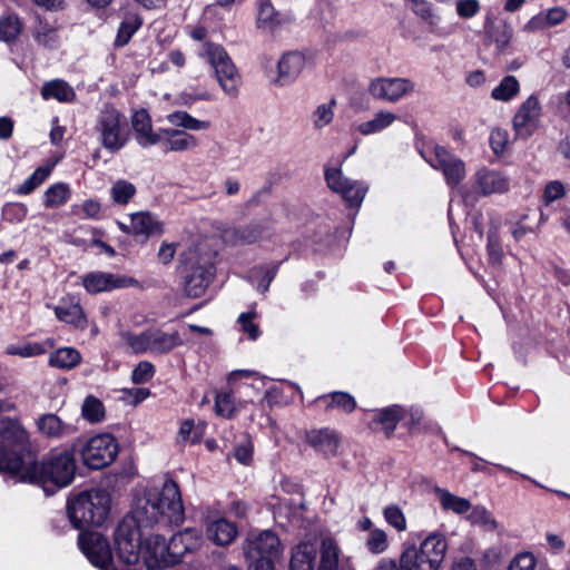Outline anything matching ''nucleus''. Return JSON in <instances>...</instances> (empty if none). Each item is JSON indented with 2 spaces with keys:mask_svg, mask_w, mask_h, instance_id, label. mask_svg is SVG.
Segmentation results:
<instances>
[{
  "mask_svg": "<svg viewBox=\"0 0 570 570\" xmlns=\"http://www.w3.org/2000/svg\"><path fill=\"white\" fill-rule=\"evenodd\" d=\"M480 10V3L478 0H458L456 1V13L464 19L472 18Z\"/></svg>",
  "mask_w": 570,
  "mask_h": 570,
  "instance_id": "obj_62",
  "label": "nucleus"
},
{
  "mask_svg": "<svg viewBox=\"0 0 570 570\" xmlns=\"http://www.w3.org/2000/svg\"><path fill=\"white\" fill-rule=\"evenodd\" d=\"M256 314L254 312L242 313L238 316V323L240 330L248 335V337L255 341L259 335L261 331L258 325L254 322Z\"/></svg>",
  "mask_w": 570,
  "mask_h": 570,
  "instance_id": "obj_58",
  "label": "nucleus"
},
{
  "mask_svg": "<svg viewBox=\"0 0 570 570\" xmlns=\"http://www.w3.org/2000/svg\"><path fill=\"white\" fill-rule=\"evenodd\" d=\"M262 233L261 224L252 223L226 229L224 239L233 245H249L256 243L262 237Z\"/></svg>",
  "mask_w": 570,
  "mask_h": 570,
  "instance_id": "obj_28",
  "label": "nucleus"
},
{
  "mask_svg": "<svg viewBox=\"0 0 570 570\" xmlns=\"http://www.w3.org/2000/svg\"><path fill=\"white\" fill-rule=\"evenodd\" d=\"M509 142V134L505 129L494 128L490 134V146L494 154H502Z\"/></svg>",
  "mask_w": 570,
  "mask_h": 570,
  "instance_id": "obj_60",
  "label": "nucleus"
},
{
  "mask_svg": "<svg viewBox=\"0 0 570 570\" xmlns=\"http://www.w3.org/2000/svg\"><path fill=\"white\" fill-rule=\"evenodd\" d=\"M142 532L131 520H122L115 532V547L119 559L127 564L140 560Z\"/></svg>",
  "mask_w": 570,
  "mask_h": 570,
  "instance_id": "obj_9",
  "label": "nucleus"
},
{
  "mask_svg": "<svg viewBox=\"0 0 570 570\" xmlns=\"http://www.w3.org/2000/svg\"><path fill=\"white\" fill-rule=\"evenodd\" d=\"M426 161L442 173L446 185L451 188L459 186L466 176L465 163L442 146H435Z\"/></svg>",
  "mask_w": 570,
  "mask_h": 570,
  "instance_id": "obj_13",
  "label": "nucleus"
},
{
  "mask_svg": "<svg viewBox=\"0 0 570 570\" xmlns=\"http://www.w3.org/2000/svg\"><path fill=\"white\" fill-rule=\"evenodd\" d=\"M415 91V83L404 77H376L367 86V92L376 100L390 104L399 102L412 96Z\"/></svg>",
  "mask_w": 570,
  "mask_h": 570,
  "instance_id": "obj_8",
  "label": "nucleus"
},
{
  "mask_svg": "<svg viewBox=\"0 0 570 570\" xmlns=\"http://www.w3.org/2000/svg\"><path fill=\"white\" fill-rule=\"evenodd\" d=\"M318 570H354L350 558L342 557L337 543L326 538L322 541Z\"/></svg>",
  "mask_w": 570,
  "mask_h": 570,
  "instance_id": "obj_23",
  "label": "nucleus"
},
{
  "mask_svg": "<svg viewBox=\"0 0 570 570\" xmlns=\"http://www.w3.org/2000/svg\"><path fill=\"white\" fill-rule=\"evenodd\" d=\"M78 544L89 562L100 570H115L108 540L99 532H81Z\"/></svg>",
  "mask_w": 570,
  "mask_h": 570,
  "instance_id": "obj_11",
  "label": "nucleus"
},
{
  "mask_svg": "<svg viewBox=\"0 0 570 570\" xmlns=\"http://www.w3.org/2000/svg\"><path fill=\"white\" fill-rule=\"evenodd\" d=\"M36 425L42 436L52 440H61L76 432V428L72 424L63 422L53 413L40 415L36 421Z\"/></svg>",
  "mask_w": 570,
  "mask_h": 570,
  "instance_id": "obj_22",
  "label": "nucleus"
},
{
  "mask_svg": "<svg viewBox=\"0 0 570 570\" xmlns=\"http://www.w3.org/2000/svg\"><path fill=\"white\" fill-rule=\"evenodd\" d=\"M316 402L324 403L325 410H340L345 413H351L356 407L354 397L346 392H333L324 394L316 399Z\"/></svg>",
  "mask_w": 570,
  "mask_h": 570,
  "instance_id": "obj_36",
  "label": "nucleus"
},
{
  "mask_svg": "<svg viewBox=\"0 0 570 570\" xmlns=\"http://www.w3.org/2000/svg\"><path fill=\"white\" fill-rule=\"evenodd\" d=\"M124 520H131L140 530L161 522L179 525L184 521V507L177 483L168 479L161 488H147L135 498L130 515Z\"/></svg>",
  "mask_w": 570,
  "mask_h": 570,
  "instance_id": "obj_2",
  "label": "nucleus"
},
{
  "mask_svg": "<svg viewBox=\"0 0 570 570\" xmlns=\"http://www.w3.org/2000/svg\"><path fill=\"white\" fill-rule=\"evenodd\" d=\"M306 442L315 451L328 458L336 454L340 445V438L335 431L325 428L307 432Z\"/></svg>",
  "mask_w": 570,
  "mask_h": 570,
  "instance_id": "obj_24",
  "label": "nucleus"
},
{
  "mask_svg": "<svg viewBox=\"0 0 570 570\" xmlns=\"http://www.w3.org/2000/svg\"><path fill=\"white\" fill-rule=\"evenodd\" d=\"M57 318L78 328H85L87 320L79 301L73 297L62 298L53 308Z\"/></svg>",
  "mask_w": 570,
  "mask_h": 570,
  "instance_id": "obj_25",
  "label": "nucleus"
},
{
  "mask_svg": "<svg viewBox=\"0 0 570 570\" xmlns=\"http://www.w3.org/2000/svg\"><path fill=\"white\" fill-rule=\"evenodd\" d=\"M155 375V366L148 361H141L131 373V381L135 384L149 382Z\"/></svg>",
  "mask_w": 570,
  "mask_h": 570,
  "instance_id": "obj_57",
  "label": "nucleus"
},
{
  "mask_svg": "<svg viewBox=\"0 0 570 570\" xmlns=\"http://www.w3.org/2000/svg\"><path fill=\"white\" fill-rule=\"evenodd\" d=\"M315 559L316 550L312 544H299L292 554L291 570H313Z\"/></svg>",
  "mask_w": 570,
  "mask_h": 570,
  "instance_id": "obj_39",
  "label": "nucleus"
},
{
  "mask_svg": "<svg viewBox=\"0 0 570 570\" xmlns=\"http://www.w3.org/2000/svg\"><path fill=\"white\" fill-rule=\"evenodd\" d=\"M120 344L126 346L127 350L134 354L148 353L149 340L148 330L140 333H134L127 330H121L118 333Z\"/></svg>",
  "mask_w": 570,
  "mask_h": 570,
  "instance_id": "obj_37",
  "label": "nucleus"
},
{
  "mask_svg": "<svg viewBox=\"0 0 570 570\" xmlns=\"http://www.w3.org/2000/svg\"><path fill=\"white\" fill-rule=\"evenodd\" d=\"M170 553L167 554V560H174L178 563L183 556L197 549L202 543V535L198 530L187 528L178 533L174 534L169 542Z\"/></svg>",
  "mask_w": 570,
  "mask_h": 570,
  "instance_id": "obj_20",
  "label": "nucleus"
},
{
  "mask_svg": "<svg viewBox=\"0 0 570 570\" xmlns=\"http://www.w3.org/2000/svg\"><path fill=\"white\" fill-rule=\"evenodd\" d=\"M131 126L137 144L142 148H149L161 140V132L153 130V122L146 109L135 111L131 117Z\"/></svg>",
  "mask_w": 570,
  "mask_h": 570,
  "instance_id": "obj_19",
  "label": "nucleus"
},
{
  "mask_svg": "<svg viewBox=\"0 0 570 570\" xmlns=\"http://www.w3.org/2000/svg\"><path fill=\"white\" fill-rule=\"evenodd\" d=\"M474 188L481 196L505 193L509 189V180L500 171L482 168L475 173Z\"/></svg>",
  "mask_w": 570,
  "mask_h": 570,
  "instance_id": "obj_21",
  "label": "nucleus"
},
{
  "mask_svg": "<svg viewBox=\"0 0 570 570\" xmlns=\"http://www.w3.org/2000/svg\"><path fill=\"white\" fill-rule=\"evenodd\" d=\"M207 537L210 541H213L216 546H228L230 544L236 535L237 528L236 525L222 518L210 522L207 527Z\"/></svg>",
  "mask_w": 570,
  "mask_h": 570,
  "instance_id": "obj_29",
  "label": "nucleus"
},
{
  "mask_svg": "<svg viewBox=\"0 0 570 570\" xmlns=\"http://www.w3.org/2000/svg\"><path fill=\"white\" fill-rule=\"evenodd\" d=\"M278 13L269 0H258L257 23L261 28L272 29L278 23Z\"/></svg>",
  "mask_w": 570,
  "mask_h": 570,
  "instance_id": "obj_51",
  "label": "nucleus"
},
{
  "mask_svg": "<svg viewBox=\"0 0 570 570\" xmlns=\"http://www.w3.org/2000/svg\"><path fill=\"white\" fill-rule=\"evenodd\" d=\"M100 209V203L95 199H87L81 205L72 207L73 213L82 218H97Z\"/></svg>",
  "mask_w": 570,
  "mask_h": 570,
  "instance_id": "obj_59",
  "label": "nucleus"
},
{
  "mask_svg": "<svg viewBox=\"0 0 570 570\" xmlns=\"http://www.w3.org/2000/svg\"><path fill=\"white\" fill-rule=\"evenodd\" d=\"M70 198V188L65 183H57L50 186L43 195L46 208H57L65 205Z\"/></svg>",
  "mask_w": 570,
  "mask_h": 570,
  "instance_id": "obj_41",
  "label": "nucleus"
},
{
  "mask_svg": "<svg viewBox=\"0 0 570 570\" xmlns=\"http://www.w3.org/2000/svg\"><path fill=\"white\" fill-rule=\"evenodd\" d=\"M81 284L89 294H99L137 284L132 277L106 272H91L81 277Z\"/></svg>",
  "mask_w": 570,
  "mask_h": 570,
  "instance_id": "obj_15",
  "label": "nucleus"
},
{
  "mask_svg": "<svg viewBox=\"0 0 570 570\" xmlns=\"http://www.w3.org/2000/svg\"><path fill=\"white\" fill-rule=\"evenodd\" d=\"M110 509V495L102 489L83 491L68 501L67 511L76 529L100 527Z\"/></svg>",
  "mask_w": 570,
  "mask_h": 570,
  "instance_id": "obj_3",
  "label": "nucleus"
},
{
  "mask_svg": "<svg viewBox=\"0 0 570 570\" xmlns=\"http://www.w3.org/2000/svg\"><path fill=\"white\" fill-rule=\"evenodd\" d=\"M306 66V58L299 51L284 53L277 62V77L274 83L284 87L292 85Z\"/></svg>",
  "mask_w": 570,
  "mask_h": 570,
  "instance_id": "obj_17",
  "label": "nucleus"
},
{
  "mask_svg": "<svg viewBox=\"0 0 570 570\" xmlns=\"http://www.w3.org/2000/svg\"><path fill=\"white\" fill-rule=\"evenodd\" d=\"M136 186L126 180L118 179L110 187V197L116 205H127L136 195Z\"/></svg>",
  "mask_w": 570,
  "mask_h": 570,
  "instance_id": "obj_43",
  "label": "nucleus"
},
{
  "mask_svg": "<svg viewBox=\"0 0 570 570\" xmlns=\"http://www.w3.org/2000/svg\"><path fill=\"white\" fill-rule=\"evenodd\" d=\"M434 493L444 511L463 514L471 509V503L468 499L458 497L446 489L436 487Z\"/></svg>",
  "mask_w": 570,
  "mask_h": 570,
  "instance_id": "obj_35",
  "label": "nucleus"
},
{
  "mask_svg": "<svg viewBox=\"0 0 570 570\" xmlns=\"http://www.w3.org/2000/svg\"><path fill=\"white\" fill-rule=\"evenodd\" d=\"M399 119L397 115L389 110H380L370 120L357 125V130L363 136L375 135L391 127Z\"/></svg>",
  "mask_w": 570,
  "mask_h": 570,
  "instance_id": "obj_32",
  "label": "nucleus"
},
{
  "mask_svg": "<svg viewBox=\"0 0 570 570\" xmlns=\"http://www.w3.org/2000/svg\"><path fill=\"white\" fill-rule=\"evenodd\" d=\"M364 544L371 553L381 554L389 548L387 534L383 529L373 528L367 533Z\"/></svg>",
  "mask_w": 570,
  "mask_h": 570,
  "instance_id": "obj_45",
  "label": "nucleus"
},
{
  "mask_svg": "<svg viewBox=\"0 0 570 570\" xmlns=\"http://www.w3.org/2000/svg\"><path fill=\"white\" fill-rule=\"evenodd\" d=\"M21 32V23L17 16H7L0 19V39L4 42L13 41Z\"/></svg>",
  "mask_w": 570,
  "mask_h": 570,
  "instance_id": "obj_52",
  "label": "nucleus"
},
{
  "mask_svg": "<svg viewBox=\"0 0 570 570\" xmlns=\"http://www.w3.org/2000/svg\"><path fill=\"white\" fill-rule=\"evenodd\" d=\"M324 176L327 187L340 194L351 207L361 206L368 189L364 183L345 177L338 167H326Z\"/></svg>",
  "mask_w": 570,
  "mask_h": 570,
  "instance_id": "obj_12",
  "label": "nucleus"
},
{
  "mask_svg": "<svg viewBox=\"0 0 570 570\" xmlns=\"http://www.w3.org/2000/svg\"><path fill=\"white\" fill-rule=\"evenodd\" d=\"M261 271L263 273V277L258 283V291L265 293L268 291L271 283L273 282L278 272V265L273 264L262 266Z\"/></svg>",
  "mask_w": 570,
  "mask_h": 570,
  "instance_id": "obj_64",
  "label": "nucleus"
},
{
  "mask_svg": "<svg viewBox=\"0 0 570 570\" xmlns=\"http://www.w3.org/2000/svg\"><path fill=\"white\" fill-rule=\"evenodd\" d=\"M469 521L473 524H479L483 529L492 531L497 529V521L492 517L491 512H489L484 507H474L469 517Z\"/></svg>",
  "mask_w": 570,
  "mask_h": 570,
  "instance_id": "obj_54",
  "label": "nucleus"
},
{
  "mask_svg": "<svg viewBox=\"0 0 570 570\" xmlns=\"http://www.w3.org/2000/svg\"><path fill=\"white\" fill-rule=\"evenodd\" d=\"M566 194V188L562 183L558 180L550 181L544 189V202L550 204L559 198H561Z\"/></svg>",
  "mask_w": 570,
  "mask_h": 570,
  "instance_id": "obj_63",
  "label": "nucleus"
},
{
  "mask_svg": "<svg viewBox=\"0 0 570 570\" xmlns=\"http://www.w3.org/2000/svg\"><path fill=\"white\" fill-rule=\"evenodd\" d=\"M535 559L531 553L523 552L513 558L508 570H534Z\"/></svg>",
  "mask_w": 570,
  "mask_h": 570,
  "instance_id": "obj_61",
  "label": "nucleus"
},
{
  "mask_svg": "<svg viewBox=\"0 0 570 570\" xmlns=\"http://www.w3.org/2000/svg\"><path fill=\"white\" fill-rule=\"evenodd\" d=\"M336 101L332 99L327 104L320 105L313 114V124L315 128L321 129L331 124L334 117V106Z\"/></svg>",
  "mask_w": 570,
  "mask_h": 570,
  "instance_id": "obj_55",
  "label": "nucleus"
},
{
  "mask_svg": "<svg viewBox=\"0 0 570 570\" xmlns=\"http://www.w3.org/2000/svg\"><path fill=\"white\" fill-rule=\"evenodd\" d=\"M383 515L386 520V522L395 528L397 531H405L406 530V519L403 513V511L395 504L387 505L384 511Z\"/></svg>",
  "mask_w": 570,
  "mask_h": 570,
  "instance_id": "obj_56",
  "label": "nucleus"
},
{
  "mask_svg": "<svg viewBox=\"0 0 570 570\" xmlns=\"http://www.w3.org/2000/svg\"><path fill=\"white\" fill-rule=\"evenodd\" d=\"M166 120L175 127L193 131L207 130L210 127L209 121L197 119L184 110H177L168 114L166 116Z\"/></svg>",
  "mask_w": 570,
  "mask_h": 570,
  "instance_id": "obj_38",
  "label": "nucleus"
},
{
  "mask_svg": "<svg viewBox=\"0 0 570 570\" xmlns=\"http://www.w3.org/2000/svg\"><path fill=\"white\" fill-rule=\"evenodd\" d=\"M215 412L225 419H233L237 414L236 399L230 392L222 391L215 396Z\"/></svg>",
  "mask_w": 570,
  "mask_h": 570,
  "instance_id": "obj_44",
  "label": "nucleus"
},
{
  "mask_svg": "<svg viewBox=\"0 0 570 570\" xmlns=\"http://www.w3.org/2000/svg\"><path fill=\"white\" fill-rule=\"evenodd\" d=\"M81 412L82 416L91 423H98L105 417V406L102 402L92 395L85 399Z\"/></svg>",
  "mask_w": 570,
  "mask_h": 570,
  "instance_id": "obj_47",
  "label": "nucleus"
},
{
  "mask_svg": "<svg viewBox=\"0 0 570 570\" xmlns=\"http://www.w3.org/2000/svg\"><path fill=\"white\" fill-rule=\"evenodd\" d=\"M140 24L141 21L136 14L127 16L119 26L115 45L118 47L127 45L132 35L139 29Z\"/></svg>",
  "mask_w": 570,
  "mask_h": 570,
  "instance_id": "obj_46",
  "label": "nucleus"
},
{
  "mask_svg": "<svg viewBox=\"0 0 570 570\" xmlns=\"http://www.w3.org/2000/svg\"><path fill=\"white\" fill-rule=\"evenodd\" d=\"M33 36L39 45L49 49L56 48L59 43L57 30L52 26L43 23L42 21H39Z\"/></svg>",
  "mask_w": 570,
  "mask_h": 570,
  "instance_id": "obj_50",
  "label": "nucleus"
},
{
  "mask_svg": "<svg viewBox=\"0 0 570 570\" xmlns=\"http://www.w3.org/2000/svg\"><path fill=\"white\" fill-rule=\"evenodd\" d=\"M281 542L275 533L265 530L259 534L249 537L245 547V556L249 566H273L274 559L279 556Z\"/></svg>",
  "mask_w": 570,
  "mask_h": 570,
  "instance_id": "obj_10",
  "label": "nucleus"
},
{
  "mask_svg": "<svg viewBox=\"0 0 570 570\" xmlns=\"http://www.w3.org/2000/svg\"><path fill=\"white\" fill-rule=\"evenodd\" d=\"M214 277V266L212 263H197L190 272L185 275L184 292L189 297H200L205 294L209 283Z\"/></svg>",
  "mask_w": 570,
  "mask_h": 570,
  "instance_id": "obj_18",
  "label": "nucleus"
},
{
  "mask_svg": "<svg viewBox=\"0 0 570 570\" xmlns=\"http://www.w3.org/2000/svg\"><path fill=\"white\" fill-rule=\"evenodd\" d=\"M41 97L45 100L56 99L59 102H72L76 99V92L67 81L53 79L43 83Z\"/></svg>",
  "mask_w": 570,
  "mask_h": 570,
  "instance_id": "obj_33",
  "label": "nucleus"
},
{
  "mask_svg": "<svg viewBox=\"0 0 570 570\" xmlns=\"http://www.w3.org/2000/svg\"><path fill=\"white\" fill-rule=\"evenodd\" d=\"M81 361L80 353L73 347H61L49 355V364L61 370L76 367Z\"/></svg>",
  "mask_w": 570,
  "mask_h": 570,
  "instance_id": "obj_40",
  "label": "nucleus"
},
{
  "mask_svg": "<svg viewBox=\"0 0 570 570\" xmlns=\"http://www.w3.org/2000/svg\"><path fill=\"white\" fill-rule=\"evenodd\" d=\"M161 137H165V151L184 153L194 150L199 146L198 139L179 129H160Z\"/></svg>",
  "mask_w": 570,
  "mask_h": 570,
  "instance_id": "obj_26",
  "label": "nucleus"
},
{
  "mask_svg": "<svg viewBox=\"0 0 570 570\" xmlns=\"http://www.w3.org/2000/svg\"><path fill=\"white\" fill-rule=\"evenodd\" d=\"M118 454V442L108 433L97 434L82 445L80 458L82 463L92 470L111 464Z\"/></svg>",
  "mask_w": 570,
  "mask_h": 570,
  "instance_id": "obj_7",
  "label": "nucleus"
},
{
  "mask_svg": "<svg viewBox=\"0 0 570 570\" xmlns=\"http://www.w3.org/2000/svg\"><path fill=\"white\" fill-rule=\"evenodd\" d=\"M413 12L429 24L432 32L440 33L441 17L433 11L429 3L424 1L414 2Z\"/></svg>",
  "mask_w": 570,
  "mask_h": 570,
  "instance_id": "obj_48",
  "label": "nucleus"
},
{
  "mask_svg": "<svg viewBox=\"0 0 570 570\" xmlns=\"http://www.w3.org/2000/svg\"><path fill=\"white\" fill-rule=\"evenodd\" d=\"M541 107L535 96L528 97L518 109L513 117V128L515 135L521 138H528L537 128Z\"/></svg>",
  "mask_w": 570,
  "mask_h": 570,
  "instance_id": "obj_16",
  "label": "nucleus"
},
{
  "mask_svg": "<svg viewBox=\"0 0 570 570\" xmlns=\"http://www.w3.org/2000/svg\"><path fill=\"white\" fill-rule=\"evenodd\" d=\"M203 56L214 68L222 90L229 97H236L242 80L227 51L220 45L207 42L203 46Z\"/></svg>",
  "mask_w": 570,
  "mask_h": 570,
  "instance_id": "obj_6",
  "label": "nucleus"
},
{
  "mask_svg": "<svg viewBox=\"0 0 570 570\" xmlns=\"http://www.w3.org/2000/svg\"><path fill=\"white\" fill-rule=\"evenodd\" d=\"M0 466L9 469V473L18 475L21 481L41 487L47 494L71 484L76 475V460L71 451L50 453L41 462L32 458L22 462L19 458L0 461Z\"/></svg>",
  "mask_w": 570,
  "mask_h": 570,
  "instance_id": "obj_1",
  "label": "nucleus"
},
{
  "mask_svg": "<svg viewBox=\"0 0 570 570\" xmlns=\"http://www.w3.org/2000/svg\"><path fill=\"white\" fill-rule=\"evenodd\" d=\"M51 169L48 167H38L20 186L16 193L19 195H29L38 188L49 177Z\"/></svg>",
  "mask_w": 570,
  "mask_h": 570,
  "instance_id": "obj_49",
  "label": "nucleus"
},
{
  "mask_svg": "<svg viewBox=\"0 0 570 570\" xmlns=\"http://www.w3.org/2000/svg\"><path fill=\"white\" fill-rule=\"evenodd\" d=\"M567 18V11L561 7L550 8L533 18V22L539 26L552 27L563 22Z\"/></svg>",
  "mask_w": 570,
  "mask_h": 570,
  "instance_id": "obj_53",
  "label": "nucleus"
},
{
  "mask_svg": "<svg viewBox=\"0 0 570 570\" xmlns=\"http://www.w3.org/2000/svg\"><path fill=\"white\" fill-rule=\"evenodd\" d=\"M520 91V83L514 76H505L491 91V97L498 101H509Z\"/></svg>",
  "mask_w": 570,
  "mask_h": 570,
  "instance_id": "obj_42",
  "label": "nucleus"
},
{
  "mask_svg": "<svg viewBox=\"0 0 570 570\" xmlns=\"http://www.w3.org/2000/svg\"><path fill=\"white\" fill-rule=\"evenodd\" d=\"M53 340L48 338L43 342H23L17 344H10L6 347L8 355H14L20 357H33L47 353L53 347Z\"/></svg>",
  "mask_w": 570,
  "mask_h": 570,
  "instance_id": "obj_34",
  "label": "nucleus"
},
{
  "mask_svg": "<svg viewBox=\"0 0 570 570\" xmlns=\"http://www.w3.org/2000/svg\"><path fill=\"white\" fill-rule=\"evenodd\" d=\"M148 353H168L176 346L181 345V340L177 332L166 333L159 328H148Z\"/></svg>",
  "mask_w": 570,
  "mask_h": 570,
  "instance_id": "obj_27",
  "label": "nucleus"
},
{
  "mask_svg": "<svg viewBox=\"0 0 570 570\" xmlns=\"http://www.w3.org/2000/svg\"><path fill=\"white\" fill-rule=\"evenodd\" d=\"M132 235L146 237L163 233V224L149 212H138L130 215Z\"/></svg>",
  "mask_w": 570,
  "mask_h": 570,
  "instance_id": "obj_30",
  "label": "nucleus"
},
{
  "mask_svg": "<svg viewBox=\"0 0 570 570\" xmlns=\"http://www.w3.org/2000/svg\"><path fill=\"white\" fill-rule=\"evenodd\" d=\"M169 546L164 535L155 533L144 540L140 559L148 570H158L173 564L174 560H167Z\"/></svg>",
  "mask_w": 570,
  "mask_h": 570,
  "instance_id": "obj_14",
  "label": "nucleus"
},
{
  "mask_svg": "<svg viewBox=\"0 0 570 570\" xmlns=\"http://www.w3.org/2000/svg\"><path fill=\"white\" fill-rule=\"evenodd\" d=\"M402 417V407L392 405L373 411L372 423L379 425L386 436H391Z\"/></svg>",
  "mask_w": 570,
  "mask_h": 570,
  "instance_id": "obj_31",
  "label": "nucleus"
},
{
  "mask_svg": "<svg viewBox=\"0 0 570 570\" xmlns=\"http://www.w3.org/2000/svg\"><path fill=\"white\" fill-rule=\"evenodd\" d=\"M95 130L102 147L111 153L119 151L128 141L126 119L110 105L105 106L99 112Z\"/></svg>",
  "mask_w": 570,
  "mask_h": 570,
  "instance_id": "obj_5",
  "label": "nucleus"
},
{
  "mask_svg": "<svg viewBox=\"0 0 570 570\" xmlns=\"http://www.w3.org/2000/svg\"><path fill=\"white\" fill-rule=\"evenodd\" d=\"M448 551V540L441 532L430 533L420 546H409L401 554V562L409 570H439Z\"/></svg>",
  "mask_w": 570,
  "mask_h": 570,
  "instance_id": "obj_4",
  "label": "nucleus"
}]
</instances>
